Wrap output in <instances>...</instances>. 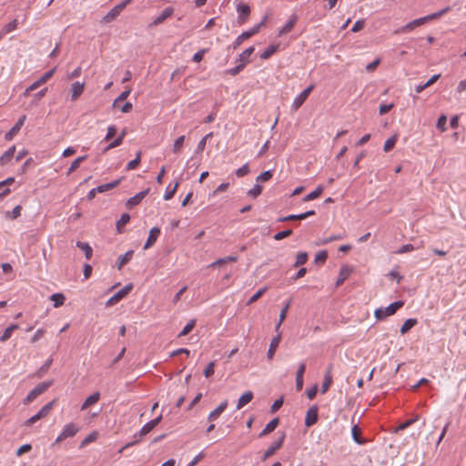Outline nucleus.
<instances>
[{"instance_id":"1","label":"nucleus","mask_w":466,"mask_h":466,"mask_svg":"<svg viewBox=\"0 0 466 466\" xmlns=\"http://www.w3.org/2000/svg\"><path fill=\"white\" fill-rule=\"evenodd\" d=\"M448 8H445L438 13H434V14H431L430 15H427V16H424V17H420V18H418V19H415L410 23H408L407 25H405L404 26H402L401 28L398 29L395 31V34H400V33H408V32H410L412 31L415 27L417 26H420V25H422L424 23H426L427 21H430V20H433V19H437L439 18L440 16H441L443 14H445L447 12Z\"/></svg>"},{"instance_id":"2","label":"nucleus","mask_w":466,"mask_h":466,"mask_svg":"<svg viewBox=\"0 0 466 466\" xmlns=\"http://www.w3.org/2000/svg\"><path fill=\"white\" fill-rule=\"evenodd\" d=\"M80 428L77 424L74 422H68L66 423L60 434L56 437L54 444L60 443L64 441L66 439L74 437Z\"/></svg>"},{"instance_id":"3","label":"nucleus","mask_w":466,"mask_h":466,"mask_svg":"<svg viewBox=\"0 0 466 466\" xmlns=\"http://www.w3.org/2000/svg\"><path fill=\"white\" fill-rule=\"evenodd\" d=\"M52 385V381H45L36 385L24 400V404L27 405L34 401L39 395L47 390Z\"/></svg>"},{"instance_id":"4","label":"nucleus","mask_w":466,"mask_h":466,"mask_svg":"<svg viewBox=\"0 0 466 466\" xmlns=\"http://www.w3.org/2000/svg\"><path fill=\"white\" fill-rule=\"evenodd\" d=\"M402 301H396L391 303L386 308H380L375 310V317L378 319H383L389 316L393 315L399 309L403 306Z\"/></svg>"},{"instance_id":"5","label":"nucleus","mask_w":466,"mask_h":466,"mask_svg":"<svg viewBox=\"0 0 466 466\" xmlns=\"http://www.w3.org/2000/svg\"><path fill=\"white\" fill-rule=\"evenodd\" d=\"M56 67L50 69L49 71L46 72L39 79L32 83L28 87L25 88L23 95L24 96H28L30 92L37 89L44 84H46L55 74Z\"/></svg>"},{"instance_id":"6","label":"nucleus","mask_w":466,"mask_h":466,"mask_svg":"<svg viewBox=\"0 0 466 466\" xmlns=\"http://www.w3.org/2000/svg\"><path fill=\"white\" fill-rule=\"evenodd\" d=\"M132 1L133 0H124L122 3L116 5L103 17V22L107 24L114 21Z\"/></svg>"},{"instance_id":"7","label":"nucleus","mask_w":466,"mask_h":466,"mask_svg":"<svg viewBox=\"0 0 466 466\" xmlns=\"http://www.w3.org/2000/svg\"><path fill=\"white\" fill-rule=\"evenodd\" d=\"M133 289L132 284H128L125 286L122 289H120L118 292H116L114 296H112L106 302V307H112L118 303L121 299H123Z\"/></svg>"},{"instance_id":"8","label":"nucleus","mask_w":466,"mask_h":466,"mask_svg":"<svg viewBox=\"0 0 466 466\" xmlns=\"http://www.w3.org/2000/svg\"><path fill=\"white\" fill-rule=\"evenodd\" d=\"M313 88H314V85H310L306 89H304L298 96L295 97V99L293 100L292 106H291V107L294 111H297L303 105V103L309 96Z\"/></svg>"},{"instance_id":"9","label":"nucleus","mask_w":466,"mask_h":466,"mask_svg":"<svg viewBox=\"0 0 466 466\" xmlns=\"http://www.w3.org/2000/svg\"><path fill=\"white\" fill-rule=\"evenodd\" d=\"M284 441V435L281 436L278 441H274L263 453L262 461H265L271 456H273L276 451L280 449Z\"/></svg>"},{"instance_id":"10","label":"nucleus","mask_w":466,"mask_h":466,"mask_svg":"<svg viewBox=\"0 0 466 466\" xmlns=\"http://www.w3.org/2000/svg\"><path fill=\"white\" fill-rule=\"evenodd\" d=\"M258 34V27H252L248 31L240 34L232 44L233 49H237L244 41Z\"/></svg>"},{"instance_id":"11","label":"nucleus","mask_w":466,"mask_h":466,"mask_svg":"<svg viewBox=\"0 0 466 466\" xmlns=\"http://www.w3.org/2000/svg\"><path fill=\"white\" fill-rule=\"evenodd\" d=\"M237 11L238 13V23L239 25L245 24L250 15L249 5L247 4H239L237 7Z\"/></svg>"},{"instance_id":"12","label":"nucleus","mask_w":466,"mask_h":466,"mask_svg":"<svg viewBox=\"0 0 466 466\" xmlns=\"http://www.w3.org/2000/svg\"><path fill=\"white\" fill-rule=\"evenodd\" d=\"M161 420H162V415L160 414L156 419L146 423L138 432L139 437L142 438V437L146 436L147 434H148L155 427H157L159 424V422Z\"/></svg>"},{"instance_id":"13","label":"nucleus","mask_w":466,"mask_h":466,"mask_svg":"<svg viewBox=\"0 0 466 466\" xmlns=\"http://www.w3.org/2000/svg\"><path fill=\"white\" fill-rule=\"evenodd\" d=\"M174 14V8L168 6L165 8L162 13L157 16L154 21L150 24L151 26H157L162 23H164L167 18L171 17Z\"/></svg>"},{"instance_id":"14","label":"nucleus","mask_w":466,"mask_h":466,"mask_svg":"<svg viewBox=\"0 0 466 466\" xmlns=\"http://www.w3.org/2000/svg\"><path fill=\"white\" fill-rule=\"evenodd\" d=\"M25 119L26 116L25 115L20 116L16 124L5 135V140L11 141L14 138V137L20 131Z\"/></svg>"},{"instance_id":"15","label":"nucleus","mask_w":466,"mask_h":466,"mask_svg":"<svg viewBox=\"0 0 466 466\" xmlns=\"http://www.w3.org/2000/svg\"><path fill=\"white\" fill-rule=\"evenodd\" d=\"M70 90H71V100L76 101L83 94V92L85 90V83L78 82V81L74 82L71 85Z\"/></svg>"},{"instance_id":"16","label":"nucleus","mask_w":466,"mask_h":466,"mask_svg":"<svg viewBox=\"0 0 466 466\" xmlns=\"http://www.w3.org/2000/svg\"><path fill=\"white\" fill-rule=\"evenodd\" d=\"M333 383L332 379V365H329L324 374V380L321 385V393L324 394L328 391Z\"/></svg>"},{"instance_id":"17","label":"nucleus","mask_w":466,"mask_h":466,"mask_svg":"<svg viewBox=\"0 0 466 466\" xmlns=\"http://www.w3.org/2000/svg\"><path fill=\"white\" fill-rule=\"evenodd\" d=\"M318 421V408L316 406L310 407L307 413L305 418V425L307 427H310L314 425Z\"/></svg>"},{"instance_id":"18","label":"nucleus","mask_w":466,"mask_h":466,"mask_svg":"<svg viewBox=\"0 0 466 466\" xmlns=\"http://www.w3.org/2000/svg\"><path fill=\"white\" fill-rule=\"evenodd\" d=\"M281 341V334L279 333L277 334V336H275L271 341H270V344H269V349L268 350V353H267V358L268 360H272L273 358H274V355L276 353V350L279 345Z\"/></svg>"},{"instance_id":"19","label":"nucleus","mask_w":466,"mask_h":466,"mask_svg":"<svg viewBox=\"0 0 466 466\" xmlns=\"http://www.w3.org/2000/svg\"><path fill=\"white\" fill-rule=\"evenodd\" d=\"M148 192H149V188L140 191L134 197L128 198L127 201V208H132L133 207L138 205L143 200V198L148 194Z\"/></svg>"},{"instance_id":"20","label":"nucleus","mask_w":466,"mask_h":466,"mask_svg":"<svg viewBox=\"0 0 466 466\" xmlns=\"http://www.w3.org/2000/svg\"><path fill=\"white\" fill-rule=\"evenodd\" d=\"M314 215H315V211L309 210V211H307L305 213H301L299 215H289L287 217L280 218H279V221L287 222V221H293V220H302V219H306L307 218L314 216Z\"/></svg>"},{"instance_id":"21","label":"nucleus","mask_w":466,"mask_h":466,"mask_svg":"<svg viewBox=\"0 0 466 466\" xmlns=\"http://www.w3.org/2000/svg\"><path fill=\"white\" fill-rule=\"evenodd\" d=\"M160 233H161V231H160L159 228L155 227V228H151L149 231L147 240L144 246V249H147V248H151L156 243Z\"/></svg>"},{"instance_id":"22","label":"nucleus","mask_w":466,"mask_h":466,"mask_svg":"<svg viewBox=\"0 0 466 466\" xmlns=\"http://www.w3.org/2000/svg\"><path fill=\"white\" fill-rule=\"evenodd\" d=\"M306 370V364L300 363L296 372V388L298 390H301L303 388V375Z\"/></svg>"},{"instance_id":"23","label":"nucleus","mask_w":466,"mask_h":466,"mask_svg":"<svg viewBox=\"0 0 466 466\" xmlns=\"http://www.w3.org/2000/svg\"><path fill=\"white\" fill-rule=\"evenodd\" d=\"M255 48L254 46H250L244 50L237 59V62L239 64H243V66L245 67L249 63V57L253 54Z\"/></svg>"},{"instance_id":"24","label":"nucleus","mask_w":466,"mask_h":466,"mask_svg":"<svg viewBox=\"0 0 466 466\" xmlns=\"http://www.w3.org/2000/svg\"><path fill=\"white\" fill-rule=\"evenodd\" d=\"M228 400L222 401L214 410H212L208 415V420L213 421L216 420L220 414L227 409Z\"/></svg>"},{"instance_id":"25","label":"nucleus","mask_w":466,"mask_h":466,"mask_svg":"<svg viewBox=\"0 0 466 466\" xmlns=\"http://www.w3.org/2000/svg\"><path fill=\"white\" fill-rule=\"evenodd\" d=\"M100 400V393L98 391L87 397L81 406V410L88 409L90 406L95 405Z\"/></svg>"},{"instance_id":"26","label":"nucleus","mask_w":466,"mask_h":466,"mask_svg":"<svg viewBox=\"0 0 466 466\" xmlns=\"http://www.w3.org/2000/svg\"><path fill=\"white\" fill-rule=\"evenodd\" d=\"M351 274V269L348 266H342L339 270V278L336 281V286H340Z\"/></svg>"},{"instance_id":"27","label":"nucleus","mask_w":466,"mask_h":466,"mask_svg":"<svg viewBox=\"0 0 466 466\" xmlns=\"http://www.w3.org/2000/svg\"><path fill=\"white\" fill-rule=\"evenodd\" d=\"M253 399V393L252 391L248 390L246 391L244 394L241 395V397L238 399L237 403V410L242 409L244 406L248 404Z\"/></svg>"},{"instance_id":"28","label":"nucleus","mask_w":466,"mask_h":466,"mask_svg":"<svg viewBox=\"0 0 466 466\" xmlns=\"http://www.w3.org/2000/svg\"><path fill=\"white\" fill-rule=\"evenodd\" d=\"M15 152V147L13 146L9 149H7L1 157H0V166H5L14 157Z\"/></svg>"},{"instance_id":"29","label":"nucleus","mask_w":466,"mask_h":466,"mask_svg":"<svg viewBox=\"0 0 466 466\" xmlns=\"http://www.w3.org/2000/svg\"><path fill=\"white\" fill-rule=\"evenodd\" d=\"M133 254V250H128L124 255L120 256L117 262V268L121 269L126 264H127L132 259Z\"/></svg>"},{"instance_id":"30","label":"nucleus","mask_w":466,"mask_h":466,"mask_svg":"<svg viewBox=\"0 0 466 466\" xmlns=\"http://www.w3.org/2000/svg\"><path fill=\"white\" fill-rule=\"evenodd\" d=\"M323 190L324 187L322 185H319L314 191L310 192L303 198V201L308 202L318 198L322 194Z\"/></svg>"},{"instance_id":"31","label":"nucleus","mask_w":466,"mask_h":466,"mask_svg":"<svg viewBox=\"0 0 466 466\" xmlns=\"http://www.w3.org/2000/svg\"><path fill=\"white\" fill-rule=\"evenodd\" d=\"M279 425V419L271 420L263 429V431L259 433V437H263L270 432H272Z\"/></svg>"},{"instance_id":"32","label":"nucleus","mask_w":466,"mask_h":466,"mask_svg":"<svg viewBox=\"0 0 466 466\" xmlns=\"http://www.w3.org/2000/svg\"><path fill=\"white\" fill-rule=\"evenodd\" d=\"M297 22V16L293 15L287 24L279 30V35L289 34L294 27Z\"/></svg>"},{"instance_id":"33","label":"nucleus","mask_w":466,"mask_h":466,"mask_svg":"<svg viewBox=\"0 0 466 466\" xmlns=\"http://www.w3.org/2000/svg\"><path fill=\"white\" fill-rule=\"evenodd\" d=\"M120 182H121V178L116 179L110 183L100 185L97 187H96V190L98 191L99 193H103V192H106L107 190H111V189L116 187L120 184Z\"/></svg>"},{"instance_id":"34","label":"nucleus","mask_w":466,"mask_h":466,"mask_svg":"<svg viewBox=\"0 0 466 466\" xmlns=\"http://www.w3.org/2000/svg\"><path fill=\"white\" fill-rule=\"evenodd\" d=\"M179 180L176 181L175 185L173 187H171L170 185L167 187L166 188V193L164 195V199L165 200H169L171 199L174 195L176 194L178 187H179Z\"/></svg>"},{"instance_id":"35","label":"nucleus","mask_w":466,"mask_h":466,"mask_svg":"<svg viewBox=\"0 0 466 466\" xmlns=\"http://www.w3.org/2000/svg\"><path fill=\"white\" fill-rule=\"evenodd\" d=\"M76 247L85 252V256L86 259H90L93 254L92 248L88 243L78 241L76 243Z\"/></svg>"},{"instance_id":"36","label":"nucleus","mask_w":466,"mask_h":466,"mask_svg":"<svg viewBox=\"0 0 466 466\" xmlns=\"http://www.w3.org/2000/svg\"><path fill=\"white\" fill-rule=\"evenodd\" d=\"M126 134H127V132L124 129L121 132V134L105 148V152L120 146L123 143V139H124Z\"/></svg>"},{"instance_id":"37","label":"nucleus","mask_w":466,"mask_h":466,"mask_svg":"<svg viewBox=\"0 0 466 466\" xmlns=\"http://www.w3.org/2000/svg\"><path fill=\"white\" fill-rule=\"evenodd\" d=\"M417 324L416 319H408L405 320V322L402 324L400 328V333L403 335L407 333L410 329H412Z\"/></svg>"},{"instance_id":"38","label":"nucleus","mask_w":466,"mask_h":466,"mask_svg":"<svg viewBox=\"0 0 466 466\" xmlns=\"http://www.w3.org/2000/svg\"><path fill=\"white\" fill-rule=\"evenodd\" d=\"M17 329H18V325L17 324L10 325L8 328L5 329V330L4 331L2 336L0 337V340L5 342L7 339H9L11 338L12 333L14 332V330H15Z\"/></svg>"},{"instance_id":"39","label":"nucleus","mask_w":466,"mask_h":466,"mask_svg":"<svg viewBox=\"0 0 466 466\" xmlns=\"http://www.w3.org/2000/svg\"><path fill=\"white\" fill-rule=\"evenodd\" d=\"M353 440L359 444H364L366 441L360 438L361 430L358 425H354L351 430Z\"/></svg>"},{"instance_id":"40","label":"nucleus","mask_w":466,"mask_h":466,"mask_svg":"<svg viewBox=\"0 0 466 466\" xmlns=\"http://www.w3.org/2000/svg\"><path fill=\"white\" fill-rule=\"evenodd\" d=\"M50 299L54 302V307L58 308L65 303L66 297L62 293H55L50 297Z\"/></svg>"},{"instance_id":"41","label":"nucleus","mask_w":466,"mask_h":466,"mask_svg":"<svg viewBox=\"0 0 466 466\" xmlns=\"http://www.w3.org/2000/svg\"><path fill=\"white\" fill-rule=\"evenodd\" d=\"M184 142H185V136L182 135V136L178 137L174 141L173 147H172L173 153H175V154L180 153V151L184 146Z\"/></svg>"},{"instance_id":"42","label":"nucleus","mask_w":466,"mask_h":466,"mask_svg":"<svg viewBox=\"0 0 466 466\" xmlns=\"http://www.w3.org/2000/svg\"><path fill=\"white\" fill-rule=\"evenodd\" d=\"M278 45L269 46L263 53L260 55L261 59H268L271 56H273L278 51Z\"/></svg>"},{"instance_id":"43","label":"nucleus","mask_w":466,"mask_h":466,"mask_svg":"<svg viewBox=\"0 0 466 466\" xmlns=\"http://www.w3.org/2000/svg\"><path fill=\"white\" fill-rule=\"evenodd\" d=\"M86 159V156H81V157H78L77 158H76L72 162L71 166L69 167V168L67 170V175H69V174L73 173L74 171H76L79 167L80 164L83 161H85Z\"/></svg>"},{"instance_id":"44","label":"nucleus","mask_w":466,"mask_h":466,"mask_svg":"<svg viewBox=\"0 0 466 466\" xmlns=\"http://www.w3.org/2000/svg\"><path fill=\"white\" fill-rule=\"evenodd\" d=\"M98 437V433L96 431H93L90 434H88L80 443V448H84L90 444L91 442H94L96 441Z\"/></svg>"},{"instance_id":"45","label":"nucleus","mask_w":466,"mask_h":466,"mask_svg":"<svg viewBox=\"0 0 466 466\" xmlns=\"http://www.w3.org/2000/svg\"><path fill=\"white\" fill-rule=\"evenodd\" d=\"M55 402H56V400H54L48 402L47 404H46L45 406H43L41 408V410L38 411V413L40 414V417H42L43 419L46 418L52 410V409L55 405Z\"/></svg>"},{"instance_id":"46","label":"nucleus","mask_w":466,"mask_h":466,"mask_svg":"<svg viewBox=\"0 0 466 466\" xmlns=\"http://www.w3.org/2000/svg\"><path fill=\"white\" fill-rule=\"evenodd\" d=\"M398 137L397 135H394L388 138L384 144L383 149L385 152H390L396 145Z\"/></svg>"},{"instance_id":"47","label":"nucleus","mask_w":466,"mask_h":466,"mask_svg":"<svg viewBox=\"0 0 466 466\" xmlns=\"http://www.w3.org/2000/svg\"><path fill=\"white\" fill-rule=\"evenodd\" d=\"M18 26V21L16 19H14L13 21L6 24L3 28L2 31L5 35L15 30Z\"/></svg>"},{"instance_id":"48","label":"nucleus","mask_w":466,"mask_h":466,"mask_svg":"<svg viewBox=\"0 0 466 466\" xmlns=\"http://www.w3.org/2000/svg\"><path fill=\"white\" fill-rule=\"evenodd\" d=\"M140 161H141V153L138 152L137 154L136 158L127 163V165L126 167L127 170H133V169L137 168L138 167V165L140 164Z\"/></svg>"},{"instance_id":"49","label":"nucleus","mask_w":466,"mask_h":466,"mask_svg":"<svg viewBox=\"0 0 466 466\" xmlns=\"http://www.w3.org/2000/svg\"><path fill=\"white\" fill-rule=\"evenodd\" d=\"M130 216L127 213L123 214L121 218L116 222V228L119 232H121V228L129 222Z\"/></svg>"},{"instance_id":"50","label":"nucleus","mask_w":466,"mask_h":466,"mask_svg":"<svg viewBox=\"0 0 466 466\" xmlns=\"http://www.w3.org/2000/svg\"><path fill=\"white\" fill-rule=\"evenodd\" d=\"M447 116L445 115H441L436 124V127L441 131L444 132L447 130Z\"/></svg>"},{"instance_id":"51","label":"nucleus","mask_w":466,"mask_h":466,"mask_svg":"<svg viewBox=\"0 0 466 466\" xmlns=\"http://www.w3.org/2000/svg\"><path fill=\"white\" fill-rule=\"evenodd\" d=\"M196 326V320L195 319H191L184 328L183 329L181 330V332L179 333L178 337H184L186 335H187L193 329L194 327Z\"/></svg>"},{"instance_id":"52","label":"nucleus","mask_w":466,"mask_h":466,"mask_svg":"<svg viewBox=\"0 0 466 466\" xmlns=\"http://www.w3.org/2000/svg\"><path fill=\"white\" fill-rule=\"evenodd\" d=\"M21 210H22V207L20 205H17L16 207L14 208V209L10 212V211H7L5 213V216L7 218H10L12 219H15L17 218L18 217H20L21 215Z\"/></svg>"},{"instance_id":"53","label":"nucleus","mask_w":466,"mask_h":466,"mask_svg":"<svg viewBox=\"0 0 466 466\" xmlns=\"http://www.w3.org/2000/svg\"><path fill=\"white\" fill-rule=\"evenodd\" d=\"M308 261V254L306 252H300L297 255L295 267L304 265Z\"/></svg>"},{"instance_id":"54","label":"nucleus","mask_w":466,"mask_h":466,"mask_svg":"<svg viewBox=\"0 0 466 466\" xmlns=\"http://www.w3.org/2000/svg\"><path fill=\"white\" fill-rule=\"evenodd\" d=\"M262 192V187L258 184H256L251 189L248 191V195L252 197L253 198H258Z\"/></svg>"},{"instance_id":"55","label":"nucleus","mask_w":466,"mask_h":466,"mask_svg":"<svg viewBox=\"0 0 466 466\" xmlns=\"http://www.w3.org/2000/svg\"><path fill=\"white\" fill-rule=\"evenodd\" d=\"M273 177V173L270 170L265 171L257 177V182H267Z\"/></svg>"},{"instance_id":"56","label":"nucleus","mask_w":466,"mask_h":466,"mask_svg":"<svg viewBox=\"0 0 466 466\" xmlns=\"http://www.w3.org/2000/svg\"><path fill=\"white\" fill-rule=\"evenodd\" d=\"M267 290V288H263L259 290H258L248 301V305H251L252 303L256 302L258 299H260L265 291Z\"/></svg>"},{"instance_id":"57","label":"nucleus","mask_w":466,"mask_h":466,"mask_svg":"<svg viewBox=\"0 0 466 466\" xmlns=\"http://www.w3.org/2000/svg\"><path fill=\"white\" fill-rule=\"evenodd\" d=\"M215 361H211L208 364V366L206 367V369L204 370V376L206 378H209L211 377L214 372H215Z\"/></svg>"},{"instance_id":"58","label":"nucleus","mask_w":466,"mask_h":466,"mask_svg":"<svg viewBox=\"0 0 466 466\" xmlns=\"http://www.w3.org/2000/svg\"><path fill=\"white\" fill-rule=\"evenodd\" d=\"M131 89L125 90L122 92L114 101L113 106H116L119 102L126 100L130 95Z\"/></svg>"},{"instance_id":"59","label":"nucleus","mask_w":466,"mask_h":466,"mask_svg":"<svg viewBox=\"0 0 466 466\" xmlns=\"http://www.w3.org/2000/svg\"><path fill=\"white\" fill-rule=\"evenodd\" d=\"M248 173H249V167H248V164H245V165H243L242 167H239L238 169H237V171H236V175H237V177H245V176H247Z\"/></svg>"},{"instance_id":"60","label":"nucleus","mask_w":466,"mask_h":466,"mask_svg":"<svg viewBox=\"0 0 466 466\" xmlns=\"http://www.w3.org/2000/svg\"><path fill=\"white\" fill-rule=\"evenodd\" d=\"M291 234H292V230L291 229L283 230V231H280V232H278L277 234H275L274 235V239L275 240H281V239H283L285 238L289 237Z\"/></svg>"},{"instance_id":"61","label":"nucleus","mask_w":466,"mask_h":466,"mask_svg":"<svg viewBox=\"0 0 466 466\" xmlns=\"http://www.w3.org/2000/svg\"><path fill=\"white\" fill-rule=\"evenodd\" d=\"M116 131H117V129H116V126H109L107 127V132L105 137V140L109 141L110 139H112L116 136Z\"/></svg>"},{"instance_id":"62","label":"nucleus","mask_w":466,"mask_h":466,"mask_svg":"<svg viewBox=\"0 0 466 466\" xmlns=\"http://www.w3.org/2000/svg\"><path fill=\"white\" fill-rule=\"evenodd\" d=\"M208 52V49L204 48V49H201L199 50L198 52H197L194 56H193V58L192 60L196 63H199L203 60V57L205 56V54Z\"/></svg>"},{"instance_id":"63","label":"nucleus","mask_w":466,"mask_h":466,"mask_svg":"<svg viewBox=\"0 0 466 466\" xmlns=\"http://www.w3.org/2000/svg\"><path fill=\"white\" fill-rule=\"evenodd\" d=\"M45 333H46L45 329H37L35 332V334L33 335V337L31 338V343H35L36 341H38L41 338H43Z\"/></svg>"},{"instance_id":"64","label":"nucleus","mask_w":466,"mask_h":466,"mask_svg":"<svg viewBox=\"0 0 466 466\" xmlns=\"http://www.w3.org/2000/svg\"><path fill=\"white\" fill-rule=\"evenodd\" d=\"M365 26V21L363 19L358 20L355 22L354 25L351 28V31L356 33L362 30Z\"/></svg>"}]
</instances>
